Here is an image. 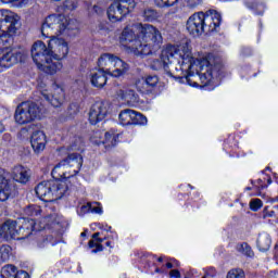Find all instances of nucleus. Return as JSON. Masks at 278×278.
Instances as JSON below:
<instances>
[{
  "label": "nucleus",
  "mask_w": 278,
  "mask_h": 278,
  "mask_svg": "<svg viewBox=\"0 0 278 278\" xmlns=\"http://www.w3.org/2000/svg\"><path fill=\"white\" fill-rule=\"evenodd\" d=\"M84 164V159L79 154H70L52 169V177L63 180H47L37 185L35 192L43 201H58L68 192L66 179L75 177Z\"/></svg>",
  "instance_id": "obj_2"
},
{
  "label": "nucleus",
  "mask_w": 278,
  "mask_h": 278,
  "mask_svg": "<svg viewBox=\"0 0 278 278\" xmlns=\"http://www.w3.org/2000/svg\"><path fill=\"white\" fill-rule=\"evenodd\" d=\"M104 141H102V144H104L105 149H111V147H116L118 142V135L114 132H105L104 135Z\"/></svg>",
  "instance_id": "obj_26"
},
{
  "label": "nucleus",
  "mask_w": 278,
  "mask_h": 278,
  "mask_svg": "<svg viewBox=\"0 0 278 278\" xmlns=\"http://www.w3.org/2000/svg\"><path fill=\"white\" fill-rule=\"evenodd\" d=\"M137 27L138 24L126 26L119 37L121 42L128 45V49H130L134 55H136V49L134 48V45H136V42H141V38L138 37L140 36V30Z\"/></svg>",
  "instance_id": "obj_15"
},
{
  "label": "nucleus",
  "mask_w": 278,
  "mask_h": 278,
  "mask_svg": "<svg viewBox=\"0 0 278 278\" xmlns=\"http://www.w3.org/2000/svg\"><path fill=\"white\" fill-rule=\"evenodd\" d=\"M268 216H273V213H269V215Z\"/></svg>",
  "instance_id": "obj_51"
},
{
  "label": "nucleus",
  "mask_w": 278,
  "mask_h": 278,
  "mask_svg": "<svg viewBox=\"0 0 278 278\" xmlns=\"http://www.w3.org/2000/svg\"><path fill=\"white\" fill-rule=\"evenodd\" d=\"M108 116V103L96 102L91 105L89 111V122L91 125H97L101 123Z\"/></svg>",
  "instance_id": "obj_16"
},
{
  "label": "nucleus",
  "mask_w": 278,
  "mask_h": 278,
  "mask_svg": "<svg viewBox=\"0 0 278 278\" xmlns=\"http://www.w3.org/2000/svg\"><path fill=\"white\" fill-rule=\"evenodd\" d=\"M0 238H4V240H18L17 222L7 220L0 227Z\"/></svg>",
  "instance_id": "obj_18"
},
{
  "label": "nucleus",
  "mask_w": 278,
  "mask_h": 278,
  "mask_svg": "<svg viewBox=\"0 0 278 278\" xmlns=\"http://www.w3.org/2000/svg\"><path fill=\"white\" fill-rule=\"evenodd\" d=\"M106 247H112V243L110 241H108Z\"/></svg>",
  "instance_id": "obj_48"
},
{
  "label": "nucleus",
  "mask_w": 278,
  "mask_h": 278,
  "mask_svg": "<svg viewBox=\"0 0 278 278\" xmlns=\"http://www.w3.org/2000/svg\"><path fill=\"white\" fill-rule=\"evenodd\" d=\"M99 232L93 233L92 240L89 241V249H94L92 250V253H100L103 251V245L101 244L103 239L99 238Z\"/></svg>",
  "instance_id": "obj_25"
},
{
  "label": "nucleus",
  "mask_w": 278,
  "mask_h": 278,
  "mask_svg": "<svg viewBox=\"0 0 278 278\" xmlns=\"http://www.w3.org/2000/svg\"><path fill=\"white\" fill-rule=\"evenodd\" d=\"M121 125H147V116L131 109H125L118 115Z\"/></svg>",
  "instance_id": "obj_14"
},
{
  "label": "nucleus",
  "mask_w": 278,
  "mask_h": 278,
  "mask_svg": "<svg viewBox=\"0 0 278 278\" xmlns=\"http://www.w3.org/2000/svg\"><path fill=\"white\" fill-rule=\"evenodd\" d=\"M264 206V202H262L260 199H252L250 201V210L252 212H258Z\"/></svg>",
  "instance_id": "obj_32"
},
{
  "label": "nucleus",
  "mask_w": 278,
  "mask_h": 278,
  "mask_svg": "<svg viewBox=\"0 0 278 278\" xmlns=\"http://www.w3.org/2000/svg\"><path fill=\"white\" fill-rule=\"evenodd\" d=\"M137 29L141 41H136L134 45L135 55H151L162 47L164 37L157 27L151 24H137Z\"/></svg>",
  "instance_id": "obj_4"
},
{
  "label": "nucleus",
  "mask_w": 278,
  "mask_h": 278,
  "mask_svg": "<svg viewBox=\"0 0 278 278\" xmlns=\"http://www.w3.org/2000/svg\"><path fill=\"white\" fill-rule=\"evenodd\" d=\"M15 278H29V274H27V271L20 270L16 273Z\"/></svg>",
  "instance_id": "obj_39"
},
{
  "label": "nucleus",
  "mask_w": 278,
  "mask_h": 278,
  "mask_svg": "<svg viewBox=\"0 0 278 278\" xmlns=\"http://www.w3.org/2000/svg\"><path fill=\"white\" fill-rule=\"evenodd\" d=\"M0 134H3V125L0 123Z\"/></svg>",
  "instance_id": "obj_46"
},
{
  "label": "nucleus",
  "mask_w": 278,
  "mask_h": 278,
  "mask_svg": "<svg viewBox=\"0 0 278 278\" xmlns=\"http://www.w3.org/2000/svg\"><path fill=\"white\" fill-rule=\"evenodd\" d=\"M90 142L92 144H97V146L102 144L103 141H101V132L100 131H96L93 134V136L90 138Z\"/></svg>",
  "instance_id": "obj_36"
},
{
  "label": "nucleus",
  "mask_w": 278,
  "mask_h": 278,
  "mask_svg": "<svg viewBox=\"0 0 278 278\" xmlns=\"http://www.w3.org/2000/svg\"><path fill=\"white\" fill-rule=\"evenodd\" d=\"M268 184H273V180L270 178L268 179Z\"/></svg>",
  "instance_id": "obj_50"
},
{
  "label": "nucleus",
  "mask_w": 278,
  "mask_h": 278,
  "mask_svg": "<svg viewBox=\"0 0 278 278\" xmlns=\"http://www.w3.org/2000/svg\"><path fill=\"white\" fill-rule=\"evenodd\" d=\"M166 268H173L174 266H173V263H166Z\"/></svg>",
  "instance_id": "obj_44"
},
{
  "label": "nucleus",
  "mask_w": 278,
  "mask_h": 278,
  "mask_svg": "<svg viewBox=\"0 0 278 278\" xmlns=\"http://www.w3.org/2000/svg\"><path fill=\"white\" fill-rule=\"evenodd\" d=\"M160 84V78L157 76H148L146 78H140L136 81V88L141 94H151L153 88Z\"/></svg>",
  "instance_id": "obj_17"
},
{
  "label": "nucleus",
  "mask_w": 278,
  "mask_h": 278,
  "mask_svg": "<svg viewBox=\"0 0 278 278\" xmlns=\"http://www.w3.org/2000/svg\"><path fill=\"white\" fill-rule=\"evenodd\" d=\"M92 214H103V208L100 206L99 202L91 204Z\"/></svg>",
  "instance_id": "obj_37"
},
{
  "label": "nucleus",
  "mask_w": 278,
  "mask_h": 278,
  "mask_svg": "<svg viewBox=\"0 0 278 278\" xmlns=\"http://www.w3.org/2000/svg\"><path fill=\"white\" fill-rule=\"evenodd\" d=\"M30 146L34 153H42L47 147V135L42 130H36L30 136Z\"/></svg>",
  "instance_id": "obj_19"
},
{
  "label": "nucleus",
  "mask_w": 278,
  "mask_h": 278,
  "mask_svg": "<svg viewBox=\"0 0 278 278\" xmlns=\"http://www.w3.org/2000/svg\"><path fill=\"white\" fill-rule=\"evenodd\" d=\"M77 21L71 20L64 15H50L46 17L41 26L43 38H55L60 34H64L66 29H76Z\"/></svg>",
  "instance_id": "obj_7"
},
{
  "label": "nucleus",
  "mask_w": 278,
  "mask_h": 278,
  "mask_svg": "<svg viewBox=\"0 0 278 278\" xmlns=\"http://www.w3.org/2000/svg\"><path fill=\"white\" fill-rule=\"evenodd\" d=\"M117 97L122 99V101H125L127 105L130 108H134L138 101H140V98L136 94V91L131 89H119L117 91Z\"/></svg>",
  "instance_id": "obj_22"
},
{
  "label": "nucleus",
  "mask_w": 278,
  "mask_h": 278,
  "mask_svg": "<svg viewBox=\"0 0 278 278\" xmlns=\"http://www.w3.org/2000/svg\"><path fill=\"white\" fill-rule=\"evenodd\" d=\"M39 90L43 99H46V101H48L53 108H60L64 103V88L60 87V85H52L51 97H49V91L47 89H43L42 85H39Z\"/></svg>",
  "instance_id": "obj_13"
},
{
  "label": "nucleus",
  "mask_w": 278,
  "mask_h": 278,
  "mask_svg": "<svg viewBox=\"0 0 278 278\" xmlns=\"http://www.w3.org/2000/svg\"><path fill=\"white\" fill-rule=\"evenodd\" d=\"M169 277L181 278V273L177 269H173L169 271Z\"/></svg>",
  "instance_id": "obj_40"
},
{
  "label": "nucleus",
  "mask_w": 278,
  "mask_h": 278,
  "mask_svg": "<svg viewBox=\"0 0 278 278\" xmlns=\"http://www.w3.org/2000/svg\"><path fill=\"white\" fill-rule=\"evenodd\" d=\"M53 223V215L45 216L39 224L35 219L22 218L17 220V240H25L35 233V231H42L47 225Z\"/></svg>",
  "instance_id": "obj_10"
},
{
  "label": "nucleus",
  "mask_w": 278,
  "mask_h": 278,
  "mask_svg": "<svg viewBox=\"0 0 278 278\" xmlns=\"http://www.w3.org/2000/svg\"><path fill=\"white\" fill-rule=\"evenodd\" d=\"M108 73L102 70H98L91 73L90 81L94 88H103L108 84Z\"/></svg>",
  "instance_id": "obj_23"
},
{
  "label": "nucleus",
  "mask_w": 278,
  "mask_h": 278,
  "mask_svg": "<svg viewBox=\"0 0 278 278\" xmlns=\"http://www.w3.org/2000/svg\"><path fill=\"white\" fill-rule=\"evenodd\" d=\"M92 11H93L96 14H102V13H103V9H101L99 5H93V7H92Z\"/></svg>",
  "instance_id": "obj_41"
},
{
  "label": "nucleus",
  "mask_w": 278,
  "mask_h": 278,
  "mask_svg": "<svg viewBox=\"0 0 278 278\" xmlns=\"http://www.w3.org/2000/svg\"><path fill=\"white\" fill-rule=\"evenodd\" d=\"M247 190H251V188H247Z\"/></svg>",
  "instance_id": "obj_53"
},
{
  "label": "nucleus",
  "mask_w": 278,
  "mask_h": 278,
  "mask_svg": "<svg viewBox=\"0 0 278 278\" xmlns=\"http://www.w3.org/2000/svg\"><path fill=\"white\" fill-rule=\"evenodd\" d=\"M14 118L17 125H28L34 121H40L42 108L34 102H22L15 110Z\"/></svg>",
  "instance_id": "obj_9"
},
{
  "label": "nucleus",
  "mask_w": 278,
  "mask_h": 278,
  "mask_svg": "<svg viewBox=\"0 0 278 278\" xmlns=\"http://www.w3.org/2000/svg\"><path fill=\"white\" fill-rule=\"evenodd\" d=\"M179 0H154L156 8H173Z\"/></svg>",
  "instance_id": "obj_30"
},
{
  "label": "nucleus",
  "mask_w": 278,
  "mask_h": 278,
  "mask_svg": "<svg viewBox=\"0 0 278 278\" xmlns=\"http://www.w3.org/2000/svg\"><path fill=\"white\" fill-rule=\"evenodd\" d=\"M136 9V1L134 0H119L118 2L112 3L108 9V18L111 23H118L123 21L127 14L134 12Z\"/></svg>",
  "instance_id": "obj_11"
},
{
  "label": "nucleus",
  "mask_w": 278,
  "mask_h": 278,
  "mask_svg": "<svg viewBox=\"0 0 278 278\" xmlns=\"http://www.w3.org/2000/svg\"><path fill=\"white\" fill-rule=\"evenodd\" d=\"M11 248L9 245L0 247V262H8L10 260Z\"/></svg>",
  "instance_id": "obj_31"
},
{
  "label": "nucleus",
  "mask_w": 278,
  "mask_h": 278,
  "mask_svg": "<svg viewBox=\"0 0 278 278\" xmlns=\"http://www.w3.org/2000/svg\"><path fill=\"white\" fill-rule=\"evenodd\" d=\"M18 14L10 10H0V71L11 68L21 62V52L12 49V37L16 34Z\"/></svg>",
  "instance_id": "obj_3"
},
{
  "label": "nucleus",
  "mask_w": 278,
  "mask_h": 278,
  "mask_svg": "<svg viewBox=\"0 0 278 278\" xmlns=\"http://www.w3.org/2000/svg\"><path fill=\"white\" fill-rule=\"evenodd\" d=\"M220 21H223V17L217 11L198 12L188 18L186 29L191 36L197 38L201 34L216 31V27L220 26Z\"/></svg>",
  "instance_id": "obj_5"
},
{
  "label": "nucleus",
  "mask_w": 278,
  "mask_h": 278,
  "mask_svg": "<svg viewBox=\"0 0 278 278\" xmlns=\"http://www.w3.org/2000/svg\"><path fill=\"white\" fill-rule=\"evenodd\" d=\"M48 48L53 62H61L68 55V43L64 39L58 37H50Z\"/></svg>",
  "instance_id": "obj_12"
},
{
  "label": "nucleus",
  "mask_w": 278,
  "mask_h": 278,
  "mask_svg": "<svg viewBox=\"0 0 278 278\" xmlns=\"http://www.w3.org/2000/svg\"><path fill=\"white\" fill-rule=\"evenodd\" d=\"M33 61L35 62L39 71L49 73V75H55L59 71H62V62L53 61L51 56V50L41 40L36 41L30 50Z\"/></svg>",
  "instance_id": "obj_6"
},
{
  "label": "nucleus",
  "mask_w": 278,
  "mask_h": 278,
  "mask_svg": "<svg viewBox=\"0 0 278 278\" xmlns=\"http://www.w3.org/2000/svg\"><path fill=\"white\" fill-rule=\"evenodd\" d=\"M155 273L162 274L164 273L162 269H160L159 267L155 268Z\"/></svg>",
  "instance_id": "obj_45"
},
{
  "label": "nucleus",
  "mask_w": 278,
  "mask_h": 278,
  "mask_svg": "<svg viewBox=\"0 0 278 278\" xmlns=\"http://www.w3.org/2000/svg\"><path fill=\"white\" fill-rule=\"evenodd\" d=\"M227 278H244V270L240 268L231 269L228 271Z\"/></svg>",
  "instance_id": "obj_33"
},
{
  "label": "nucleus",
  "mask_w": 278,
  "mask_h": 278,
  "mask_svg": "<svg viewBox=\"0 0 278 278\" xmlns=\"http://www.w3.org/2000/svg\"><path fill=\"white\" fill-rule=\"evenodd\" d=\"M14 192V186L12 182L5 178V176L0 175V201L5 202Z\"/></svg>",
  "instance_id": "obj_21"
},
{
  "label": "nucleus",
  "mask_w": 278,
  "mask_h": 278,
  "mask_svg": "<svg viewBox=\"0 0 278 278\" xmlns=\"http://www.w3.org/2000/svg\"><path fill=\"white\" fill-rule=\"evenodd\" d=\"M160 15L157 14V11H155L154 9H146L143 11V18L149 23H152V21H157Z\"/></svg>",
  "instance_id": "obj_28"
},
{
  "label": "nucleus",
  "mask_w": 278,
  "mask_h": 278,
  "mask_svg": "<svg viewBox=\"0 0 278 278\" xmlns=\"http://www.w3.org/2000/svg\"><path fill=\"white\" fill-rule=\"evenodd\" d=\"M202 278H207V276H203Z\"/></svg>",
  "instance_id": "obj_52"
},
{
  "label": "nucleus",
  "mask_w": 278,
  "mask_h": 278,
  "mask_svg": "<svg viewBox=\"0 0 278 278\" xmlns=\"http://www.w3.org/2000/svg\"><path fill=\"white\" fill-rule=\"evenodd\" d=\"M273 240L270 239V235L266 233V232H262L258 235L256 244H257V249L260 251H268V249H270V244H271Z\"/></svg>",
  "instance_id": "obj_24"
},
{
  "label": "nucleus",
  "mask_w": 278,
  "mask_h": 278,
  "mask_svg": "<svg viewBox=\"0 0 278 278\" xmlns=\"http://www.w3.org/2000/svg\"><path fill=\"white\" fill-rule=\"evenodd\" d=\"M189 8H197V5H201V0H188Z\"/></svg>",
  "instance_id": "obj_38"
},
{
  "label": "nucleus",
  "mask_w": 278,
  "mask_h": 278,
  "mask_svg": "<svg viewBox=\"0 0 278 278\" xmlns=\"http://www.w3.org/2000/svg\"><path fill=\"white\" fill-rule=\"evenodd\" d=\"M42 208L36 204H31V205H28L24 208V214L26 216H33V217H38L42 214Z\"/></svg>",
  "instance_id": "obj_27"
},
{
  "label": "nucleus",
  "mask_w": 278,
  "mask_h": 278,
  "mask_svg": "<svg viewBox=\"0 0 278 278\" xmlns=\"http://www.w3.org/2000/svg\"><path fill=\"white\" fill-rule=\"evenodd\" d=\"M83 238L86 236V232H81V235H80Z\"/></svg>",
  "instance_id": "obj_49"
},
{
  "label": "nucleus",
  "mask_w": 278,
  "mask_h": 278,
  "mask_svg": "<svg viewBox=\"0 0 278 278\" xmlns=\"http://www.w3.org/2000/svg\"><path fill=\"white\" fill-rule=\"evenodd\" d=\"M11 177L14 181H17V184H27L29 177H31V172L23 165H16L12 170Z\"/></svg>",
  "instance_id": "obj_20"
},
{
  "label": "nucleus",
  "mask_w": 278,
  "mask_h": 278,
  "mask_svg": "<svg viewBox=\"0 0 278 278\" xmlns=\"http://www.w3.org/2000/svg\"><path fill=\"white\" fill-rule=\"evenodd\" d=\"M157 262H164V257L160 256V257L157 258Z\"/></svg>",
  "instance_id": "obj_47"
},
{
  "label": "nucleus",
  "mask_w": 278,
  "mask_h": 278,
  "mask_svg": "<svg viewBox=\"0 0 278 278\" xmlns=\"http://www.w3.org/2000/svg\"><path fill=\"white\" fill-rule=\"evenodd\" d=\"M237 251L247 257H253V250L248 243L238 244Z\"/></svg>",
  "instance_id": "obj_29"
},
{
  "label": "nucleus",
  "mask_w": 278,
  "mask_h": 278,
  "mask_svg": "<svg viewBox=\"0 0 278 278\" xmlns=\"http://www.w3.org/2000/svg\"><path fill=\"white\" fill-rule=\"evenodd\" d=\"M29 0H16L15 3H18V5H27Z\"/></svg>",
  "instance_id": "obj_42"
},
{
  "label": "nucleus",
  "mask_w": 278,
  "mask_h": 278,
  "mask_svg": "<svg viewBox=\"0 0 278 278\" xmlns=\"http://www.w3.org/2000/svg\"><path fill=\"white\" fill-rule=\"evenodd\" d=\"M98 67L111 77H123L129 71V65L123 59L112 54L104 53L98 59Z\"/></svg>",
  "instance_id": "obj_8"
},
{
  "label": "nucleus",
  "mask_w": 278,
  "mask_h": 278,
  "mask_svg": "<svg viewBox=\"0 0 278 278\" xmlns=\"http://www.w3.org/2000/svg\"><path fill=\"white\" fill-rule=\"evenodd\" d=\"M92 203L88 202L87 204H84L80 206V208L77 211L79 216H85V214H88V212H91Z\"/></svg>",
  "instance_id": "obj_34"
},
{
  "label": "nucleus",
  "mask_w": 278,
  "mask_h": 278,
  "mask_svg": "<svg viewBox=\"0 0 278 278\" xmlns=\"http://www.w3.org/2000/svg\"><path fill=\"white\" fill-rule=\"evenodd\" d=\"M2 3H16V0H1Z\"/></svg>",
  "instance_id": "obj_43"
},
{
  "label": "nucleus",
  "mask_w": 278,
  "mask_h": 278,
  "mask_svg": "<svg viewBox=\"0 0 278 278\" xmlns=\"http://www.w3.org/2000/svg\"><path fill=\"white\" fill-rule=\"evenodd\" d=\"M52 1H60V0H52ZM63 5L66 10H75L77 8V0H65Z\"/></svg>",
  "instance_id": "obj_35"
},
{
  "label": "nucleus",
  "mask_w": 278,
  "mask_h": 278,
  "mask_svg": "<svg viewBox=\"0 0 278 278\" xmlns=\"http://www.w3.org/2000/svg\"><path fill=\"white\" fill-rule=\"evenodd\" d=\"M175 64L177 65L175 66ZM170 66L180 73L178 77L185 78L189 86H199L197 83H190L192 81L191 77L193 79L198 77L204 86H208L216 75L218 61L212 54L194 59L190 40L186 39L178 46L167 45L161 52V60H154L151 63L153 71L164 68L168 75H173Z\"/></svg>",
  "instance_id": "obj_1"
}]
</instances>
